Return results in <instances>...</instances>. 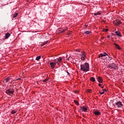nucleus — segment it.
Segmentation results:
<instances>
[{
    "mask_svg": "<svg viewBox=\"0 0 124 124\" xmlns=\"http://www.w3.org/2000/svg\"><path fill=\"white\" fill-rule=\"evenodd\" d=\"M90 69V64L87 62L84 63L80 65V70L84 71V72H88L89 71Z\"/></svg>",
    "mask_w": 124,
    "mask_h": 124,
    "instance_id": "1",
    "label": "nucleus"
},
{
    "mask_svg": "<svg viewBox=\"0 0 124 124\" xmlns=\"http://www.w3.org/2000/svg\"><path fill=\"white\" fill-rule=\"evenodd\" d=\"M98 58L99 59H107V58H109V61H111L112 60V58H110L109 55L106 53V52H104L103 53H101L99 55Z\"/></svg>",
    "mask_w": 124,
    "mask_h": 124,
    "instance_id": "2",
    "label": "nucleus"
},
{
    "mask_svg": "<svg viewBox=\"0 0 124 124\" xmlns=\"http://www.w3.org/2000/svg\"><path fill=\"white\" fill-rule=\"evenodd\" d=\"M62 61V57H59L58 58L55 59L53 61L54 62V66L55 67L56 65H57V64H60V62H61Z\"/></svg>",
    "mask_w": 124,
    "mask_h": 124,
    "instance_id": "3",
    "label": "nucleus"
},
{
    "mask_svg": "<svg viewBox=\"0 0 124 124\" xmlns=\"http://www.w3.org/2000/svg\"><path fill=\"white\" fill-rule=\"evenodd\" d=\"M11 77L10 76L7 77L6 78H5L3 81V83L4 84H6V83H10L11 84L12 83V81H11Z\"/></svg>",
    "mask_w": 124,
    "mask_h": 124,
    "instance_id": "4",
    "label": "nucleus"
},
{
    "mask_svg": "<svg viewBox=\"0 0 124 124\" xmlns=\"http://www.w3.org/2000/svg\"><path fill=\"white\" fill-rule=\"evenodd\" d=\"M114 106L115 107H118V108H122V107L124 106V105H123V103L122 102L119 101L115 103Z\"/></svg>",
    "mask_w": 124,
    "mask_h": 124,
    "instance_id": "5",
    "label": "nucleus"
},
{
    "mask_svg": "<svg viewBox=\"0 0 124 124\" xmlns=\"http://www.w3.org/2000/svg\"><path fill=\"white\" fill-rule=\"evenodd\" d=\"M80 56L81 57V61H85L86 60V52L85 51L81 52V54H80Z\"/></svg>",
    "mask_w": 124,
    "mask_h": 124,
    "instance_id": "6",
    "label": "nucleus"
},
{
    "mask_svg": "<svg viewBox=\"0 0 124 124\" xmlns=\"http://www.w3.org/2000/svg\"><path fill=\"white\" fill-rule=\"evenodd\" d=\"M5 93L7 94H8V95H10V94H13V93H14V90H13V89H9L7 90Z\"/></svg>",
    "mask_w": 124,
    "mask_h": 124,
    "instance_id": "7",
    "label": "nucleus"
},
{
    "mask_svg": "<svg viewBox=\"0 0 124 124\" xmlns=\"http://www.w3.org/2000/svg\"><path fill=\"white\" fill-rule=\"evenodd\" d=\"M93 113L95 116H100V115H101V113L100 111L95 109L93 110Z\"/></svg>",
    "mask_w": 124,
    "mask_h": 124,
    "instance_id": "8",
    "label": "nucleus"
},
{
    "mask_svg": "<svg viewBox=\"0 0 124 124\" xmlns=\"http://www.w3.org/2000/svg\"><path fill=\"white\" fill-rule=\"evenodd\" d=\"M113 24H114L115 26H118V25H121V24H122V22H121L120 20H116L113 21Z\"/></svg>",
    "mask_w": 124,
    "mask_h": 124,
    "instance_id": "9",
    "label": "nucleus"
},
{
    "mask_svg": "<svg viewBox=\"0 0 124 124\" xmlns=\"http://www.w3.org/2000/svg\"><path fill=\"white\" fill-rule=\"evenodd\" d=\"M109 66L111 68H114V69H116L117 68V65L115 63H112L109 64Z\"/></svg>",
    "mask_w": 124,
    "mask_h": 124,
    "instance_id": "10",
    "label": "nucleus"
},
{
    "mask_svg": "<svg viewBox=\"0 0 124 124\" xmlns=\"http://www.w3.org/2000/svg\"><path fill=\"white\" fill-rule=\"evenodd\" d=\"M79 108H80V110L82 111V112H87V111H88V108H87L85 106H83V107H79Z\"/></svg>",
    "mask_w": 124,
    "mask_h": 124,
    "instance_id": "11",
    "label": "nucleus"
},
{
    "mask_svg": "<svg viewBox=\"0 0 124 124\" xmlns=\"http://www.w3.org/2000/svg\"><path fill=\"white\" fill-rule=\"evenodd\" d=\"M97 80H98V82L99 83H102V82H103V80L102 79V78H101V77L98 76L96 78Z\"/></svg>",
    "mask_w": 124,
    "mask_h": 124,
    "instance_id": "12",
    "label": "nucleus"
},
{
    "mask_svg": "<svg viewBox=\"0 0 124 124\" xmlns=\"http://www.w3.org/2000/svg\"><path fill=\"white\" fill-rule=\"evenodd\" d=\"M115 34H116V35H117V36H119V37H122V34H121V32H120V31H115Z\"/></svg>",
    "mask_w": 124,
    "mask_h": 124,
    "instance_id": "13",
    "label": "nucleus"
},
{
    "mask_svg": "<svg viewBox=\"0 0 124 124\" xmlns=\"http://www.w3.org/2000/svg\"><path fill=\"white\" fill-rule=\"evenodd\" d=\"M91 33H92V32L91 31H85L83 32V35H85V34H91Z\"/></svg>",
    "mask_w": 124,
    "mask_h": 124,
    "instance_id": "14",
    "label": "nucleus"
},
{
    "mask_svg": "<svg viewBox=\"0 0 124 124\" xmlns=\"http://www.w3.org/2000/svg\"><path fill=\"white\" fill-rule=\"evenodd\" d=\"M10 35H11V34L9 33H6L5 39H7L10 36Z\"/></svg>",
    "mask_w": 124,
    "mask_h": 124,
    "instance_id": "15",
    "label": "nucleus"
},
{
    "mask_svg": "<svg viewBox=\"0 0 124 124\" xmlns=\"http://www.w3.org/2000/svg\"><path fill=\"white\" fill-rule=\"evenodd\" d=\"M114 45L116 46V48L118 49V50H121V47H120V46L116 43H114Z\"/></svg>",
    "mask_w": 124,
    "mask_h": 124,
    "instance_id": "16",
    "label": "nucleus"
},
{
    "mask_svg": "<svg viewBox=\"0 0 124 124\" xmlns=\"http://www.w3.org/2000/svg\"><path fill=\"white\" fill-rule=\"evenodd\" d=\"M50 67L51 68H55V65L54 64V62H51L50 63Z\"/></svg>",
    "mask_w": 124,
    "mask_h": 124,
    "instance_id": "17",
    "label": "nucleus"
},
{
    "mask_svg": "<svg viewBox=\"0 0 124 124\" xmlns=\"http://www.w3.org/2000/svg\"><path fill=\"white\" fill-rule=\"evenodd\" d=\"M60 32L62 33V32H64L66 31H67V28H65L64 29H62V30H60Z\"/></svg>",
    "mask_w": 124,
    "mask_h": 124,
    "instance_id": "18",
    "label": "nucleus"
},
{
    "mask_svg": "<svg viewBox=\"0 0 124 124\" xmlns=\"http://www.w3.org/2000/svg\"><path fill=\"white\" fill-rule=\"evenodd\" d=\"M18 16V13H15L13 15V18H16Z\"/></svg>",
    "mask_w": 124,
    "mask_h": 124,
    "instance_id": "19",
    "label": "nucleus"
},
{
    "mask_svg": "<svg viewBox=\"0 0 124 124\" xmlns=\"http://www.w3.org/2000/svg\"><path fill=\"white\" fill-rule=\"evenodd\" d=\"M90 80L92 82H95V78H93V77L90 78Z\"/></svg>",
    "mask_w": 124,
    "mask_h": 124,
    "instance_id": "20",
    "label": "nucleus"
},
{
    "mask_svg": "<svg viewBox=\"0 0 124 124\" xmlns=\"http://www.w3.org/2000/svg\"><path fill=\"white\" fill-rule=\"evenodd\" d=\"M100 14H101V13H100L99 12H97V13H94V16H96L97 15H100Z\"/></svg>",
    "mask_w": 124,
    "mask_h": 124,
    "instance_id": "21",
    "label": "nucleus"
},
{
    "mask_svg": "<svg viewBox=\"0 0 124 124\" xmlns=\"http://www.w3.org/2000/svg\"><path fill=\"white\" fill-rule=\"evenodd\" d=\"M47 43H48V41H46V42L42 43L41 45L42 46H44V45H46V44H47Z\"/></svg>",
    "mask_w": 124,
    "mask_h": 124,
    "instance_id": "22",
    "label": "nucleus"
},
{
    "mask_svg": "<svg viewBox=\"0 0 124 124\" xmlns=\"http://www.w3.org/2000/svg\"><path fill=\"white\" fill-rule=\"evenodd\" d=\"M41 59V56H38L36 58V61H39Z\"/></svg>",
    "mask_w": 124,
    "mask_h": 124,
    "instance_id": "23",
    "label": "nucleus"
},
{
    "mask_svg": "<svg viewBox=\"0 0 124 124\" xmlns=\"http://www.w3.org/2000/svg\"><path fill=\"white\" fill-rule=\"evenodd\" d=\"M49 81V80L48 79V78H46L44 80H43V82L44 83H47V82H48Z\"/></svg>",
    "mask_w": 124,
    "mask_h": 124,
    "instance_id": "24",
    "label": "nucleus"
},
{
    "mask_svg": "<svg viewBox=\"0 0 124 124\" xmlns=\"http://www.w3.org/2000/svg\"><path fill=\"white\" fill-rule=\"evenodd\" d=\"M74 102L75 103V104H77V105H79V102H78V101H77L76 100H74Z\"/></svg>",
    "mask_w": 124,
    "mask_h": 124,
    "instance_id": "25",
    "label": "nucleus"
},
{
    "mask_svg": "<svg viewBox=\"0 0 124 124\" xmlns=\"http://www.w3.org/2000/svg\"><path fill=\"white\" fill-rule=\"evenodd\" d=\"M12 114H15V113H16V111L14 110H13L11 112Z\"/></svg>",
    "mask_w": 124,
    "mask_h": 124,
    "instance_id": "26",
    "label": "nucleus"
},
{
    "mask_svg": "<svg viewBox=\"0 0 124 124\" xmlns=\"http://www.w3.org/2000/svg\"><path fill=\"white\" fill-rule=\"evenodd\" d=\"M99 93H100V94H103L104 93V92H101V91H100Z\"/></svg>",
    "mask_w": 124,
    "mask_h": 124,
    "instance_id": "27",
    "label": "nucleus"
},
{
    "mask_svg": "<svg viewBox=\"0 0 124 124\" xmlns=\"http://www.w3.org/2000/svg\"><path fill=\"white\" fill-rule=\"evenodd\" d=\"M88 93H92V90H91V89L88 90Z\"/></svg>",
    "mask_w": 124,
    "mask_h": 124,
    "instance_id": "28",
    "label": "nucleus"
},
{
    "mask_svg": "<svg viewBox=\"0 0 124 124\" xmlns=\"http://www.w3.org/2000/svg\"><path fill=\"white\" fill-rule=\"evenodd\" d=\"M21 78H16V81H18V80H21Z\"/></svg>",
    "mask_w": 124,
    "mask_h": 124,
    "instance_id": "29",
    "label": "nucleus"
},
{
    "mask_svg": "<svg viewBox=\"0 0 124 124\" xmlns=\"http://www.w3.org/2000/svg\"><path fill=\"white\" fill-rule=\"evenodd\" d=\"M108 38H111V36H110V35H108Z\"/></svg>",
    "mask_w": 124,
    "mask_h": 124,
    "instance_id": "30",
    "label": "nucleus"
},
{
    "mask_svg": "<svg viewBox=\"0 0 124 124\" xmlns=\"http://www.w3.org/2000/svg\"><path fill=\"white\" fill-rule=\"evenodd\" d=\"M76 52H80V49H77Z\"/></svg>",
    "mask_w": 124,
    "mask_h": 124,
    "instance_id": "31",
    "label": "nucleus"
},
{
    "mask_svg": "<svg viewBox=\"0 0 124 124\" xmlns=\"http://www.w3.org/2000/svg\"><path fill=\"white\" fill-rule=\"evenodd\" d=\"M98 86H99V87H101V84L99 83Z\"/></svg>",
    "mask_w": 124,
    "mask_h": 124,
    "instance_id": "32",
    "label": "nucleus"
},
{
    "mask_svg": "<svg viewBox=\"0 0 124 124\" xmlns=\"http://www.w3.org/2000/svg\"><path fill=\"white\" fill-rule=\"evenodd\" d=\"M103 92H106V89H103Z\"/></svg>",
    "mask_w": 124,
    "mask_h": 124,
    "instance_id": "33",
    "label": "nucleus"
},
{
    "mask_svg": "<svg viewBox=\"0 0 124 124\" xmlns=\"http://www.w3.org/2000/svg\"><path fill=\"white\" fill-rule=\"evenodd\" d=\"M105 31H108V29H105Z\"/></svg>",
    "mask_w": 124,
    "mask_h": 124,
    "instance_id": "34",
    "label": "nucleus"
},
{
    "mask_svg": "<svg viewBox=\"0 0 124 124\" xmlns=\"http://www.w3.org/2000/svg\"><path fill=\"white\" fill-rule=\"evenodd\" d=\"M66 73H67V75H70V74H69V72H68L67 71Z\"/></svg>",
    "mask_w": 124,
    "mask_h": 124,
    "instance_id": "35",
    "label": "nucleus"
},
{
    "mask_svg": "<svg viewBox=\"0 0 124 124\" xmlns=\"http://www.w3.org/2000/svg\"><path fill=\"white\" fill-rule=\"evenodd\" d=\"M101 88L102 89H104V86H101Z\"/></svg>",
    "mask_w": 124,
    "mask_h": 124,
    "instance_id": "36",
    "label": "nucleus"
},
{
    "mask_svg": "<svg viewBox=\"0 0 124 124\" xmlns=\"http://www.w3.org/2000/svg\"><path fill=\"white\" fill-rule=\"evenodd\" d=\"M37 84L38 85V81H36Z\"/></svg>",
    "mask_w": 124,
    "mask_h": 124,
    "instance_id": "37",
    "label": "nucleus"
},
{
    "mask_svg": "<svg viewBox=\"0 0 124 124\" xmlns=\"http://www.w3.org/2000/svg\"><path fill=\"white\" fill-rule=\"evenodd\" d=\"M67 60H68V61H69V58H67Z\"/></svg>",
    "mask_w": 124,
    "mask_h": 124,
    "instance_id": "38",
    "label": "nucleus"
}]
</instances>
